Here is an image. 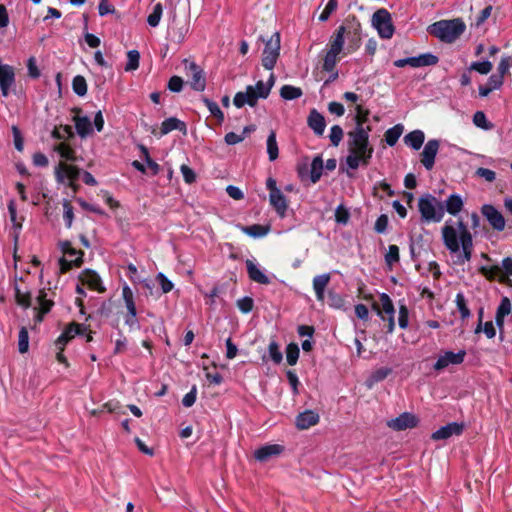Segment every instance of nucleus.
I'll list each match as a JSON object with an SVG mask.
<instances>
[{
	"instance_id": "1",
	"label": "nucleus",
	"mask_w": 512,
	"mask_h": 512,
	"mask_svg": "<svg viewBox=\"0 0 512 512\" xmlns=\"http://www.w3.org/2000/svg\"><path fill=\"white\" fill-rule=\"evenodd\" d=\"M442 241L450 254H458V263L469 262L474 251L473 236L464 221L448 220L441 228Z\"/></svg>"
},
{
	"instance_id": "2",
	"label": "nucleus",
	"mask_w": 512,
	"mask_h": 512,
	"mask_svg": "<svg viewBox=\"0 0 512 512\" xmlns=\"http://www.w3.org/2000/svg\"><path fill=\"white\" fill-rule=\"evenodd\" d=\"M373 147L369 144L367 130H353L348 134L347 166L356 170L360 166H367L372 158Z\"/></svg>"
},
{
	"instance_id": "3",
	"label": "nucleus",
	"mask_w": 512,
	"mask_h": 512,
	"mask_svg": "<svg viewBox=\"0 0 512 512\" xmlns=\"http://www.w3.org/2000/svg\"><path fill=\"white\" fill-rule=\"evenodd\" d=\"M466 24L462 18L443 19L431 24L427 31L440 41L454 43L465 32Z\"/></svg>"
},
{
	"instance_id": "4",
	"label": "nucleus",
	"mask_w": 512,
	"mask_h": 512,
	"mask_svg": "<svg viewBox=\"0 0 512 512\" xmlns=\"http://www.w3.org/2000/svg\"><path fill=\"white\" fill-rule=\"evenodd\" d=\"M361 32V23L355 15H348L343 24L334 31V33H340L343 48L345 38L347 39L344 55L351 54L360 48L362 43Z\"/></svg>"
},
{
	"instance_id": "5",
	"label": "nucleus",
	"mask_w": 512,
	"mask_h": 512,
	"mask_svg": "<svg viewBox=\"0 0 512 512\" xmlns=\"http://www.w3.org/2000/svg\"><path fill=\"white\" fill-rule=\"evenodd\" d=\"M422 223H439L445 214L442 203L433 195L425 194L418 200Z\"/></svg>"
},
{
	"instance_id": "6",
	"label": "nucleus",
	"mask_w": 512,
	"mask_h": 512,
	"mask_svg": "<svg viewBox=\"0 0 512 512\" xmlns=\"http://www.w3.org/2000/svg\"><path fill=\"white\" fill-rule=\"evenodd\" d=\"M270 94V86L260 80L255 86L248 85L245 91H239L233 98V104L237 108H242L244 105L251 107L257 104L259 98L266 99Z\"/></svg>"
},
{
	"instance_id": "7",
	"label": "nucleus",
	"mask_w": 512,
	"mask_h": 512,
	"mask_svg": "<svg viewBox=\"0 0 512 512\" xmlns=\"http://www.w3.org/2000/svg\"><path fill=\"white\" fill-rule=\"evenodd\" d=\"M52 136L59 140L58 143L54 144L53 150L56 151L61 158L68 161H75V150H74V133L72 130H52Z\"/></svg>"
},
{
	"instance_id": "8",
	"label": "nucleus",
	"mask_w": 512,
	"mask_h": 512,
	"mask_svg": "<svg viewBox=\"0 0 512 512\" xmlns=\"http://www.w3.org/2000/svg\"><path fill=\"white\" fill-rule=\"evenodd\" d=\"M259 40L265 43L261 59L262 66L266 70H272L280 56V34L279 32H274L268 40H265L263 36H260Z\"/></svg>"
},
{
	"instance_id": "9",
	"label": "nucleus",
	"mask_w": 512,
	"mask_h": 512,
	"mask_svg": "<svg viewBox=\"0 0 512 512\" xmlns=\"http://www.w3.org/2000/svg\"><path fill=\"white\" fill-rule=\"evenodd\" d=\"M329 49L323 57L322 70L325 72H333L338 61L339 54L344 50L341 45L340 33H333L328 43Z\"/></svg>"
},
{
	"instance_id": "10",
	"label": "nucleus",
	"mask_w": 512,
	"mask_h": 512,
	"mask_svg": "<svg viewBox=\"0 0 512 512\" xmlns=\"http://www.w3.org/2000/svg\"><path fill=\"white\" fill-rule=\"evenodd\" d=\"M372 26L377 30L382 39L393 37L395 28L392 22L391 14L385 9L380 8L372 15Z\"/></svg>"
},
{
	"instance_id": "11",
	"label": "nucleus",
	"mask_w": 512,
	"mask_h": 512,
	"mask_svg": "<svg viewBox=\"0 0 512 512\" xmlns=\"http://www.w3.org/2000/svg\"><path fill=\"white\" fill-rule=\"evenodd\" d=\"M55 174L57 181L71 188L73 194L78 191L77 180L80 170L76 166L60 162L55 169Z\"/></svg>"
},
{
	"instance_id": "12",
	"label": "nucleus",
	"mask_w": 512,
	"mask_h": 512,
	"mask_svg": "<svg viewBox=\"0 0 512 512\" xmlns=\"http://www.w3.org/2000/svg\"><path fill=\"white\" fill-rule=\"evenodd\" d=\"M182 63L184 65L185 74L189 78L191 88L199 92L204 91L206 79L203 69L189 59H184Z\"/></svg>"
},
{
	"instance_id": "13",
	"label": "nucleus",
	"mask_w": 512,
	"mask_h": 512,
	"mask_svg": "<svg viewBox=\"0 0 512 512\" xmlns=\"http://www.w3.org/2000/svg\"><path fill=\"white\" fill-rule=\"evenodd\" d=\"M122 298L127 309V313L125 315V324L131 328L137 327L138 319L134 293L127 284H125L122 288Z\"/></svg>"
},
{
	"instance_id": "14",
	"label": "nucleus",
	"mask_w": 512,
	"mask_h": 512,
	"mask_svg": "<svg viewBox=\"0 0 512 512\" xmlns=\"http://www.w3.org/2000/svg\"><path fill=\"white\" fill-rule=\"evenodd\" d=\"M54 295L55 293L50 289L40 290L37 296V307H34V312L36 311V315L34 317V321L42 322L44 316L51 310L54 306Z\"/></svg>"
},
{
	"instance_id": "15",
	"label": "nucleus",
	"mask_w": 512,
	"mask_h": 512,
	"mask_svg": "<svg viewBox=\"0 0 512 512\" xmlns=\"http://www.w3.org/2000/svg\"><path fill=\"white\" fill-rule=\"evenodd\" d=\"M466 356L465 350H459L457 353L453 351H445L439 355L433 368L435 371L440 372L449 367L450 365L462 364Z\"/></svg>"
},
{
	"instance_id": "16",
	"label": "nucleus",
	"mask_w": 512,
	"mask_h": 512,
	"mask_svg": "<svg viewBox=\"0 0 512 512\" xmlns=\"http://www.w3.org/2000/svg\"><path fill=\"white\" fill-rule=\"evenodd\" d=\"M439 61V58L432 53H424L416 57H408L404 59H398L394 62L396 67L402 68L406 65L411 67H425V66H433L436 65Z\"/></svg>"
},
{
	"instance_id": "17",
	"label": "nucleus",
	"mask_w": 512,
	"mask_h": 512,
	"mask_svg": "<svg viewBox=\"0 0 512 512\" xmlns=\"http://www.w3.org/2000/svg\"><path fill=\"white\" fill-rule=\"evenodd\" d=\"M481 213L488 221L489 225L493 228V230L501 232L505 229V218L502 213L498 211L493 205L484 204L481 207Z\"/></svg>"
},
{
	"instance_id": "18",
	"label": "nucleus",
	"mask_w": 512,
	"mask_h": 512,
	"mask_svg": "<svg viewBox=\"0 0 512 512\" xmlns=\"http://www.w3.org/2000/svg\"><path fill=\"white\" fill-rule=\"evenodd\" d=\"M62 250L67 257L70 259L62 258L60 260L61 271L66 272L73 266H80L82 264L83 253L72 247L69 242H65L62 245Z\"/></svg>"
},
{
	"instance_id": "19",
	"label": "nucleus",
	"mask_w": 512,
	"mask_h": 512,
	"mask_svg": "<svg viewBox=\"0 0 512 512\" xmlns=\"http://www.w3.org/2000/svg\"><path fill=\"white\" fill-rule=\"evenodd\" d=\"M418 424V419L414 414L404 412L398 417L387 421V426L395 431H402L414 428Z\"/></svg>"
},
{
	"instance_id": "20",
	"label": "nucleus",
	"mask_w": 512,
	"mask_h": 512,
	"mask_svg": "<svg viewBox=\"0 0 512 512\" xmlns=\"http://www.w3.org/2000/svg\"><path fill=\"white\" fill-rule=\"evenodd\" d=\"M82 285L87 286L91 290L99 293L105 292V287L102 285L100 276L92 270H84L79 277Z\"/></svg>"
},
{
	"instance_id": "21",
	"label": "nucleus",
	"mask_w": 512,
	"mask_h": 512,
	"mask_svg": "<svg viewBox=\"0 0 512 512\" xmlns=\"http://www.w3.org/2000/svg\"><path fill=\"white\" fill-rule=\"evenodd\" d=\"M85 330L86 328L81 324H78L76 322L70 323L58 337L56 341V346L59 349H62V346H65L76 335L83 334Z\"/></svg>"
},
{
	"instance_id": "22",
	"label": "nucleus",
	"mask_w": 512,
	"mask_h": 512,
	"mask_svg": "<svg viewBox=\"0 0 512 512\" xmlns=\"http://www.w3.org/2000/svg\"><path fill=\"white\" fill-rule=\"evenodd\" d=\"M439 149L437 140H429L421 153V163L427 170H431L434 166L435 157Z\"/></svg>"
},
{
	"instance_id": "23",
	"label": "nucleus",
	"mask_w": 512,
	"mask_h": 512,
	"mask_svg": "<svg viewBox=\"0 0 512 512\" xmlns=\"http://www.w3.org/2000/svg\"><path fill=\"white\" fill-rule=\"evenodd\" d=\"M26 280L24 277H16L15 281V294L18 305L23 308H28L31 304L30 290L25 286Z\"/></svg>"
},
{
	"instance_id": "24",
	"label": "nucleus",
	"mask_w": 512,
	"mask_h": 512,
	"mask_svg": "<svg viewBox=\"0 0 512 512\" xmlns=\"http://www.w3.org/2000/svg\"><path fill=\"white\" fill-rule=\"evenodd\" d=\"M15 75L13 68L0 63V89L3 96H8L9 89L14 83Z\"/></svg>"
},
{
	"instance_id": "25",
	"label": "nucleus",
	"mask_w": 512,
	"mask_h": 512,
	"mask_svg": "<svg viewBox=\"0 0 512 512\" xmlns=\"http://www.w3.org/2000/svg\"><path fill=\"white\" fill-rule=\"evenodd\" d=\"M462 431L463 425L452 422L433 432L431 438L433 440H445L453 435H460Z\"/></svg>"
},
{
	"instance_id": "26",
	"label": "nucleus",
	"mask_w": 512,
	"mask_h": 512,
	"mask_svg": "<svg viewBox=\"0 0 512 512\" xmlns=\"http://www.w3.org/2000/svg\"><path fill=\"white\" fill-rule=\"evenodd\" d=\"M284 451V447L279 444H268L260 447L254 453L258 461L265 462L274 456L280 455Z\"/></svg>"
},
{
	"instance_id": "27",
	"label": "nucleus",
	"mask_w": 512,
	"mask_h": 512,
	"mask_svg": "<svg viewBox=\"0 0 512 512\" xmlns=\"http://www.w3.org/2000/svg\"><path fill=\"white\" fill-rule=\"evenodd\" d=\"M319 422V415L312 410H306L296 417V426L300 430L308 429Z\"/></svg>"
},
{
	"instance_id": "28",
	"label": "nucleus",
	"mask_w": 512,
	"mask_h": 512,
	"mask_svg": "<svg viewBox=\"0 0 512 512\" xmlns=\"http://www.w3.org/2000/svg\"><path fill=\"white\" fill-rule=\"evenodd\" d=\"M380 302H381V307L378 303L374 302L372 304V308L373 310H375L377 312V314L383 319L385 320V317L383 316V313H385L387 316H392L394 315V305H393V302L392 300L390 299V297L386 294V293H382L380 295Z\"/></svg>"
},
{
	"instance_id": "29",
	"label": "nucleus",
	"mask_w": 512,
	"mask_h": 512,
	"mask_svg": "<svg viewBox=\"0 0 512 512\" xmlns=\"http://www.w3.org/2000/svg\"><path fill=\"white\" fill-rule=\"evenodd\" d=\"M246 268L249 278L260 284H269V278L260 270V268L251 260L246 261Z\"/></svg>"
},
{
	"instance_id": "30",
	"label": "nucleus",
	"mask_w": 512,
	"mask_h": 512,
	"mask_svg": "<svg viewBox=\"0 0 512 512\" xmlns=\"http://www.w3.org/2000/svg\"><path fill=\"white\" fill-rule=\"evenodd\" d=\"M464 207V201L459 194H451L445 200V209L450 215H458Z\"/></svg>"
},
{
	"instance_id": "31",
	"label": "nucleus",
	"mask_w": 512,
	"mask_h": 512,
	"mask_svg": "<svg viewBox=\"0 0 512 512\" xmlns=\"http://www.w3.org/2000/svg\"><path fill=\"white\" fill-rule=\"evenodd\" d=\"M240 230L253 238H261L266 236L270 231L269 225L253 224L250 226L239 225Z\"/></svg>"
},
{
	"instance_id": "32",
	"label": "nucleus",
	"mask_w": 512,
	"mask_h": 512,
	"mask_svg": "<svg viewBox=\"0 0 512 512\" xmlns=\"http://www.w3.org/2000/svg\"><path fill=\"white\" fill-rule=\"evenodd\" d=\"M330 281V275L329 274H322L314 277L313 279V289L316 294V298L319 301L324 300V292L325 288L329 284Z\"/></svg>"
},
{
	"instance_id": "33",
	"label": "nucleus",
	"mask_w": 512,
	"mask_h": 512,
	"mask_svg": "<svg viewBox=\"0 0 512 512\" xmlns=\"http://www.w3.org/2000/svg\"><path fill=\"white\" fill-rule=\"evenodd\" d=\"M270 203L281 217L285 216L287 201L281 191H275L274 194H270Z\"/></svg>"
},
{
	"instance_id": "34",
	"label": "nucleus",
	"mask_w": 512,
	"mask_h": 512,
	"mask_svg": "<svg viewBox=\"0 0 512 512\" xmlns=\"http://www.w3.org/2000/svg\"><path fill=\"white\" fill-rule=\"evenodd\" d=\"M481 273L489 280H499L501 283H506V277L502 268L498 265L483 266L480 269Z\"/></svg>"
},
{
	"instance_id": "35",
	"label": "nucleus",
	"mask_w": 512,
	"mask_h": 512,
	"mask_svg": "<svg viewBox=\"0 0 512 512\" xmlns=\"http://www.w3.org/2000/svg\"><path fill=\"white\" fill-rule=\"evenodd\" d=\"M425 140L422 130H412L405 136V143L413 149H419Z\"/></svg>"
},
{
	"instance_id": "36",
	"label": "nucleus",
	"mask_w": 512,
	"mask_h": 512,
	"mask_svg": "<svg viewBox=\"0 0 512 512\" xmlns=\"http://www.w3.org/2000/svg\"><path fill=\"white\" fill-rule=\"evenodd\" d=\"M392 372L390 368L381 367L373 371L366 380V385L371 388L374 384L384 380Z\"/></svg>"
},
{
	"instance_id": "37",
	"label": "nucleus",
	"mask_w": 512,
	"mask_h": 512,
	"mask_svg": "<svg viewBox=\"0 0 512 512\" xmlns=\"http://www.w3.org/2000/svg\"><path fill=\"white\" fill-rule=\"evenodd\" d=\"M511 312V302L507 297L502 298L496 313V322L499 326L503 325L504 318Z\"/></svg>"
},
{
	"instance_id": "38",
	"label": "nucleus",
	"mask_w": 512,
	"mask_h": 512,
	"mask_svg": "<svg viewBox=\"0 0 512 512\" xmlns=\"http://www.w3.org/2000/svg\"><path fill=\"white\" fill-rule=\"evenodd\" d=\"M309 128H325L326 122L324 116L316 109H312L307 118Z\"/></svg>"
},
{
	"instance_id": "39",
	"label": "nucleus",
	"mask_w": 512,
	"mask_h": 512,
	"mask_svg": "<svg viewBox=\"0 0 512 512\" xmlns=\"http://www.w3.org/2000/svg\"><path fill=\"white\" fill-rule=\"evenodd\" d=\"M303 94L301 88L292 85H284L280 89V96L285 100H294Z\"/></svg>"
},
{
	"instance_id": "40",
	"label": "nucleus",
	"mask_w": 512,
	"mask_h": 512,
	"mask_svg": "<svg viewBox=\"0 0 512 512\" xmlns=\"http://www.w3.org/2000/svg\"><path fill=\"white\" fill-rule=\"evenodd\" d=\"M74 113L73 120L75 122L74 128H92V123L90 118L87 115H82V110L80 108H75L72 110Z\"/></svg>"
},
{
	"instance_id": "41",
	"label": "nucleus",
	"mask_w": 512,
	"mask_h": 512,
	"mask_svg": "<svg viewBox=\"0 0 512 512\" xmlns=\"http://www.w3.org/2000/svg\"><path fill=\"white\" fill-rule=\"evenodd\" d=\"M323 160L321 156H316L311 163L310 178L313 183L319 181L322 176Z\"/></svg>"
},
{
	"instance_id": "42",
	"label": "nucleus",
	"mask_w": 512,
	"mask_h": 512,
	"mask_svg": "<svg viewBox=\"0 0 512 512\" xmlns=\"http://www.w3.org/2000/svg\"><path fill=\"white\" fill-rule=\"evenodd\" d=\"M400 260L399 247L391 244L388 246L387 253L385 254V263L391 269Z\"/></svg>"
},
{
	"instance_id": "43",
	"label": "nucleus",
	"mask_w": 512,
	"mask_h": 512,
	"mask_svg": "<svg viewBox=\"0 0 512 512\" xmlns=\"http://www.w3.org/2000/svg\"><path fill=\"white\" fill-rule=\"evenodd\" d=\"M72 89L78 96H84L87 93V82L82 75H77L72 80Z\"/></svg>"
},
{
	"instance_id": "44",
	"label": "nucleus",
	"mask_w": 512,
	"mask_h": 512,
	"mask_svg": "<svg viewBox=\"0 0 512 512\" xmlns=\"http://www.w3.org/2000/svg\"><path fill=\"white\" fill-rule=\"evenodd\" d=\"M163 14V6L161 3H156L153 6L152 12L149 14L147 18V22L151 27H156L159 25V22L161 20Z\"/></svg>"
},
{
	"instance_id": "45",
	"label": "nucleus",
	"mask_w": 512,
	"mask_h": 512,
	"mask_svg": "<svg viewBox=\"0 0 512 512\" xmlns=\"http://www.w3.org/2000/svg\"><path fill=\"white\" fill-rule=\"evenodd\" d=\"M29 350V333L26 327H22L18 335V351L22 354Z\"/></svg>"
},
{
	"instance_id": "46",
	"label": "nucleus",
	"mask_w": 512,
	"mask_h": 512,
	"mask_svg": "<svg viewBox=\"0 0 512 512\" xmlns=\"http://www.w3.org/2000/svg\"><path fill=\"white\" fill-rule=\"evenodd\" d=\"M127 63L125 66V71H134L139 67L140 54L137 50H130L127 53Z\"/></svg>"
},
{
	"instance_id": "47",
	"label": "nucleus",
	"mask_w": 512,
	"mask_h": 512,
	"mask_svg": "<svg viewBox=\"0 0 512 512\" xmlns=\"http://www.w3.org/2000/svg\"><path fill=\"white\" fill-rule=\"evenodd\" d=\"M267 153L269 155L270 161H274L278 157V145L274 132H271L267 138Z\"/></svg>"
},
{
	"instance_id": "48",
	"label": "nucleus",
	"mask_w": 512,
	"mask_h": 512,
	"mask_svg": "<svg viewBox=\"0 0 512 512\" xmlns=\"http://www.w3.org/2000/svg\"><path fill=\"white\" fill-rule=\"evenodd\" d=\"M138 147L141 151L142 157L148 165V168L151 170L152 175L158 174L160 171V166L158 163L151 159L148 149L144 145H139Z\"/></svg>"
},
{
	"instance_id": "49",
	"label": "nucleus",
	"mask_w": 512,
	"mask_h": 512,
	"mask_svg": "<svg viewBox=\"0 0 512 512\" xmlns=\"http://www.w3.org/2000/svg\"><path fill=\"white\" fill-rule=\"evenodd\" d=\"M299 347L295 343H290L286 348V359L289 365L293 366L299 358Z\"/></svg>"
},
{
	"instance_id": "50",
	"label": "nucleus",
	"mask_w": 512,
	"mask_h": 512,
	"mask_svg": "<svg viewBox=\"0 0 512 512\" xmlns=\"http://www.w3.org/2000/svg\"><path fill=\"white\" fill-rule=\"evenodd\" d=\"M493 65L490 61L472 62L469 71H476L482 75H487L491 72Z\"/></svg>"
},
{
	"instance_id": "51",
	"label": "nucleus",
	"mask_w": 512,
	"mask_h": 512,
	"mask_svg": "<svg viewBox=\"0 0 512 512\" xmlns=\"http://www.w3.org/2000/svg\"><path fill=\"white\" fill-rule=\"evenodd\" d=\"M356 114L354 119L356 121V128H362V125L368 120V110H366L362 105L356 104L355 106Z\"/></svg>"
},
{
	"instance_id": "52",
	"label": "nucleus",
	"mask_w": 512,
	"mask_h": 512,
	"mask_svg": "<svg viewBox=\"0 0 512 512\" xmlns=\"http://www.w3.org/2000/svg\"><path fill=\"white\" fill-rule=\"evenodd\" d=\"M455 302H456V305H457V309L460 312L461 318L462 319L468 318L470 316V310L467 307L465 297H464V295L462 293H458L456 295Z\"/></svg>"
},
{
	"instance_id": "53",
	"label": "nucleus",
	"mask_w": 512,
	"mask_h": 512,
	"mask_svg": "<svg viewBox=\"0 0 512 512\" xmlns=\"http://www.w3.org/2000/svg\"><path fill=\"white\" fill-rule=\"evenodd\" d=\"M337 0H329L323 11L320 13L318 19L321 22H325L329 19L330 15L337 9Z\"/></svg>"
},
{
	"instance_id": "54",
	"label": "nucleus",
	"mask_w": 512,
	"mask_h": 512,
	"mask_svg": "<svg viewBox=\"0 0 512 512\" xmlns=\"http://www.w3.org/2000/svg\"><path fill=\"white\" fill-rule=\"evenodd\" d=\"M63 211H64L63 218L65 221V224L68 228H70L72 226L74 214H73V207L68 200L63 201Z\"/></svg>"
},
{
	"instance_id": "55",
	"label": "nucleus",
	"mask_w": 512,
	"mask_h": 512,
	"mask_svg": "<svg viewBox=\"0 0 512 512\" xmlns=\"http://www.w3.org/2000/svg\"><path fill=\"white\" fill-rule=\"evenodd\" d=\"M236 304L238 309L245 314L251 312L254 307L253 299L248 296L238 299Z\"/></svg>"
},
{
	"instance_id": "56",
	"label": "nucleus",
	"mask_w": 512,
	"mask_h": 512,
	"mask_svg": "<svg viewBox=\"0 0 512 512\" xmlns=\"http://www.w3.org/2000/svg\"><path fill=\"white\" fill-rule=\"evenodd\" d=\"M475 176L482 178L489 183H492L496 180V173L493 170L483 167H480L475 171Z\"/></svg>"
},
{
	"instance_id": "57",
	"label": "nucleus",
	"mask_w": 512,
	"mask_h": 512,
	"mask_svg": "<svg viewBox=\"0 0 512 512\" xmlns=\"http://www.w3.org/2000/svg\"><path fill=\"white\" fill-rule=\"evenodd\" d=\"M268 351H269L270 358L276 364H279L282 361V359H283L282 353L279 349V345L275 341L270 342Z\"/></svg>"
},
{
	"instance_id": "58",
	"label": "nucleus",
	"mask_w": 512,
	"mask_h": 512,
	"mask_svg": "<svg viewBox=\"0 0 512 512\" xmlns=\"http://www.w3.org/2000/svg\"><path fill=\"white\" fill-rule=\"evenodd\" d=\"M156 280L158 281L163 293H169L173 290L174 284L163 273H158Z\"/></svg>"
},
{
	"instance_id": "59",
	"label": "nucleus",
	"mask_w": 512,
	"mask_h": 512,
	"mask_svg": "<svg viewBox=\"0 0 512 512\" xmlns=\"http://www.w3.org/2000/svg\"><path fill=\"white\" fill-rule=\"evenodd\" d=\"M473 123L478 128H491V125L487 121L486 115L483 111L475 112L473 116Z\"/></svg>"
},
{
	"instance_id": "60",
	"label": "nucleus",
	"mask_w": 512,
	"mask_h": 512,
	"mask_svg": "<svg viewBox=\"0 0 512 512\" xmlns=\"http://www.w3.org/2000/svg\"><path fill=\"white\" fill-rule=\"evenodd\" d=\"M511 63L512 58L510 56L502 57L500 63L498 64L496 75H501L502 79L504 80V76L509 72Z\"/></svg>"
},
{
	"instance_id": "61",
	"label": "nucleus",
	"mask_w": 512,
	"mask_h": 512,
	"mask_svg": "<svg viewBox=\"0 0 512 512\" xmlns=\"http://www.w3.org/2000/svg\"><path fill=\"white\" fill-rule=\"evenodd\" d=\"M180 171L187 184H192L196 181V174L188 165L182 164L180 166Z\"/></svg>"
},
{
	"instance_id": "62",
	"label": "nucleus",
	"mask_w": 512,
	"mask_h": 512,
	"mask_svg": "<svg viewBox=\"0 0 512 512\" xmlns=\"http://www.w3.org/2000/svg\"><path fill=\"white\" fill-rule=\"evenodd\" d=\"M249 131L250 130H242L241 134L229 132L225 135V142L229 145L237 144V143L241 142L242 140H244V138L246 137V133Z\"/></svg>"
},
{
	"instance_id": "63",
	"label": "nucleus",
	"mask_w": 512,
	"mask_h": 512,
	"mask_svg": "<svg viewBox=\"0 0 512 512\" xmlns=\"http://www.w3.org/2000/svg\"><path fill=\"white\" fill-rule=\"evenodd\" d=\"M205 102L207 104V107H208L211 115L214 116L215 118H217L218 122L221 123L224 119V116H223V112L221 111L218 104L213 101L207 100V99L205 100Z\"/></svg>"
},
{
	"instance_id": "64",
	"label": "nucleus",
	"mask_w": 512,
	"mask_h": 512,
	"mask_svg": "<svg viewBox=\"0 0 512 512\" xmlns=\"http://www.w3.org/2000/svg\"><path fill=\"white\" fill-rule=\"evenodd\" d=\"M183 79L179 76H172L168 81V89L171 92H180L183 88Z\"/></svg>"
}]
</instances>
